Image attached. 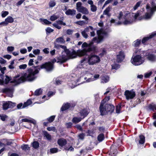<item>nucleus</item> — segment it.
I'll use <instances>...</instances> for the list:
<instances>
[{"label": "nucleus", "mask_w": 156, "mask_h": 156, "mask_svg": "<svg viewBox=\"0 0 156 156\" xmlns=\"http://www.w3.org/2000/svg\"><path fill=\"white\" fill-rule=\"evenodd\" d=\"M39 71L37 69H28L26 73L21 74V76L19 79L17 78L20 76L19 75L15 76L12 80H11L7 76H6L4 83L7 84L10 81L11 83H14L15 85H17L26 81H32L36 78L35 75Z\"/></svg>", "instance_id": "obj_1"}, {"label": "nucleus", "mask_w": 156, "mask_h": 156, "mask_svg": "<svg viewBox=\"0 0 156 156\" xmlns=\"http://www.w3.org/2000/svg\"><path fill=\"white\" fill-rule=\"evenodd\" d=\"M97 33L98 35V37H94L92 41L89 44L86 42H84L82 44V48L86 47L87 48L82 50H79L77 51V52H76V57L77 55L79 56H83L85 55L87 52L92 51V48L91 45L94 42H96L97 43H100L103 41L104 38L108 36V33L102 30H97Z\"/></svg>", "instance_id": "obj_2"}, {"label": "nucleus", "mask_w": 156, "mask_h": 156, "mask_svg": "<svg viewBox=\"0 0 156 156\" xmlns=\"http://www.w3.org/2000/svg\"><path fill=\"white\" fill-rule=\"evenodd\" d=\"M139 16V13L137 12L136 13H125L122 12H119L118 18L121 21L116 23L115 25L123 24L125 25H129L135 22L137 18Z\"/></svg>", "instance_id": "obj_3"}, {"label": "nucleus", "mask_w": 156, "mask_h": 156, "mask_svg": "<svg viewBox=\"0 0 156 156\" xmlns=\"http://www.w3.org/2000/svg\"><path fill=\"white\" fill-rule=\"evenodd\" d=\"M54 47L57 49L60 48L64 50L62 52V55L59 57L60 59L62 62L66 61L70 58H73L76 57V53L74 50L71 52L69 49H67L66 46L55 44Z\"/></svg>", "instance_id": "obj_4"}, {"label": "nucleus", "mask_w": 156, "mask_h": 156, "mask_svg": "<svg viewBox=\"0 0 156 156\" xmlns=\"http://www.w3.org/2000/svg\"><path fill=\"white\" fill-rule=\"evenodd\" d=\"M144 51H141L140 49L136 50L135 52L136 55L134 54L132 58L131 61V63L135 66L141 65L144 61V59L143 57Z\"/></svg>", "instance_id": "obj_5"}, {"label": "nucleus", "mask_w": 156, "mask_h": 156, "mask_svg": "<svg viewBox=\"0 0 156 156\" xmlns=\"http://www.w3.org/2000/svg\"><path fill=\"white\" fill-rule=\"evenodd\" d=\"M115 107L111 104H106L105 105L102 103L101 104L99 109L101 115H104L108 113H111L114 110Z\"/></svg>", "instance_id": "obj_6"}, {"label": "nucleus", "mask_w": 156, "mask_h": 156, "mask_svg": "<svg viewBox=\"0 0 156 156\" xmlns=\"http://www.w3.org/2000/svg\"><path fill=\"white\" fill-rule=\"evenodd\" d=\"M146 8L147 12L144 16L143 18L145 20H149L151 18L154 12L156 11V4L153 2L151 3V7L149 4H147Z\"/></svg>", "instance_id": "obj_7"}, {"label": "nucleus", "mask_w": 156, "mask_h": 156, "mask_svg": "<svg viewBox=\"0 0 156 156\" xmlns=\"http://www.w3.org/2000/svg\"><path fill=\"white\" fill-rule=\"evenodd\" d=\"M76 9L79 12L83 14L87 15L89 13L88 9L85 7L82 6V3L79 2L76 3Z\"/></svg>", "instance_id": "obj_8"}, {"label": "nucleus", "mask_w": 156, "mask_h": 156, "mask_svg": "<svg viewBox=\"0 0 156 156\" xmlns=\"http://www.w3.org/2000/svg\"><path fill=\"white\" fill-rule=\"evenodd\" d=\"M88 63L89 65H93L98 63L100 61L99 57L95 55H91L88 56Z\"/></svg>", "instance_id": "obj_9"}, {"label": "nucleus", "mask_w": 156, "mask_h": 156, "mask_svg": "<svg viewBox=\"0 0 156 156\" xmlns=\"http://www.w3.org/2000/svg\"><path fill=\"white\" fill-rule=\"evenodd\" d=\"M56 62V60L54 58L51 61V62H46L42 65L41 68H53L54 67L53 63Z\"/></svg>", "instance_id": "obj_10"}, {"label": "nucleus", "mask_w": 156, "mask_h": 156, "mask_svg": "<svg viewBox=\"0 0 156 156\" xmlns=\"http://www.w3.org/2000/svg\"><path fill=\"white\" fill-rule=\"evenodd\" d=\"M124 95L127 100L133 99L135 96V92L133 91L126 90Z\"/></svg>", "instance_id": "obj_11"}, {"label": "nucleus", "mask_w": 156, "mask_h": 156, "mask_svg": "<svg viewBox=\"0 0 156 156\" xmlns=\"http://www.w3.org/2000/svg\"><path fill=\"white\" fill-rule=\"evenodd\" d=\"M15 105V104L10 101L6 102L3 104V108L4 110H6L9 108H11Z\"/></svg>", "instance_id": "obj_12"}, {"label": "nucleus", "mask_w": 156, "mask_h": 156, "mask_svg": "<svg viewBox=\"0 0 156 156\" xmlns=\"http://www.w3.org/2000/svg\"><path fill=\"white\" fill-rule=\"evenodd\" d=\"M125 54L124 51H121L119 52V54L117 55V59L119 62L122 61L125 58Z\"/></svg>", "instance_id": "obj_13"}, {"label": "nucleus", "mask_w": 156, "mask_h": 156, "mask_svg": "<svg viewBox=\"0 0 156 156\" xmlns=\"http://www.w3.org/2000/svg\"><path fill=\"white\" fill-rule=\"evenodd\" d=\"M146 58L151 62H156V55L152 53H148L146 55Z\"/></svg>", "instance_id": "obj_14"}, {"label": "nucleus", "mask_w": 156, "mask_h": 156, "mask_svg": "<svg viewBox=\"0 0 156 156\" xmlns=\"http://www.w3.org/2000/svg\"><path fill=\"white\" fill-rule=\"evenodd\" d=\"M67 141L64 138H60L57 141V143L58 145L61 147H63L66 144Z\"/></svg>", "instance_id": "obj_15"}, {"label": "nucleus", "mask_w": 156, "mask_h": 156, "mask_svg": "<svg viewBox=\"0 0 156 156\" xmlns=\"http://www.w3.org/2000/svg\"><path fill=\"white\" fill-rule=\"evenodd\" d=\"M3 92L5 93L10 97H12L13 90L12 89L6 88L3 90Z\"/></svg>", "instance_id": "obj_16"}, {"label": "nucleus", "mask_w": 156, "mask_h": 156, "mask_svg": "<svg viewBox=\"0 0 156 156\" xmlns=\"http://www.w3.org/2000/svg\"><path fill=\"white\" fill-rule=\"evenodd\" d=\"M155 35H156V34L152 33L149 37H145L143 38V39L142 40V43L144 44H145L147 41H148L149 39L152 38L153 36H154Z\"/></svg>", "instance_id": "obj_17"}, {"label": "nucleus", "mask_w": 156, "mask_h": 156, "mask_svg": "<svg viewBox=\"0 0 156 156\" xmlns=\"http://www.w3.org/2000/svg\"><path fill=\"white\" fill-rule=\"evenodd\" d=\"M76 12V11L75 10L73 9H69L65 13L66 15H71L73 16L75 15Z\"/></svg>", "instance_id": "obj_18"}, {"label": "nucleus", "mask_w": 156, "mask_h": 156, "mask_svg": "<svg viewBox=\"0 0 156 156\" xmlns=\"http://www.w3.org/2000/svg\"><path fill=\"white\" fill-rule=\"evenodd\" d=\"M85 60L83 59L81 61V63L78 65V67L79 68H85L86 67L87 65L88 64L87 63L85 62Z\"/></svg>", "instance_id": "obj_19"}, {"label": "nucleus", "mask_w": 156, "mask_h": 156, "mask_svg": "<svg viewBox=\"0 0 156 156\" xmlns=\"http://www.w3.org/2000/svg\"><path fill=\"white\" fill-rule=\"evenodd\" d=\"M70 106V105L69 103H66L64 104L61 108V110L62 111L66 110L68 109Z\"/></svg>", "instance_id": "obj_20"}, {"label": "nucleus", "mask_w": 156, "mask_h": 156, "mask_svg": "<svg viewBox=\"0 0 156 156\" xmlns=\"http://www.w3.org/2000/svg\"><path fill=\"white\" fill-rule=\"evenodd\" d=\"M22 122H31L33 123L34 125H35L36 124V122L35 121H32L30 118L29 119H24L21 120Z\"/></svg>", "instance_id": "obj_21"}, {"label": "nucleus", "mask_w": 156, "mask_h": 156, "mask_svg": "<svg viewBox=\"0 0 156 156\" xmlns=\"http://www.w3.org/2000/svg\"><path fill=\"white\" fill-rule=\"evenodd\" d=\"M89 112L87 109H83L80 112V114L81 116H83V119L88 114Z\"/></svg>", "instance_id": "obj_22"}, {"label": "nucleus", "mask_w": 156, "mask_h": 156, "mask_svg": "<svg viewBox=\"0 0 156 156\" xmlns=\"http://www.w3.org/2000/svg\"><path fill=\"white\" fill-rule=\"evenodd\" d=\"M55 41L58 43L61 44H64L65 42L63 37H60L57 38L55 40Z\"/></svg>", "instance_id": "obj_23"}, {"label": "nucleus", "mask_w": 156, "mask_h": 156, "mask_svg": "<svg viewBox=\"0 0 156 156\" xmlns=\"http://www.w3.org/2000/svg\"><path fill=\"white\" fill-rule=\"evenodd\" d=\"M43 133L44 137H45L47 139L50 140L51 139V136L47 132L44 131Z\"/></svg>", "instance_id": "obj_24"}, {"label": "nucleus", "mask_w": 156, "mask_h": 156, "mask_svg": "<svg viewBox=\"0 0 156 156\" xmlns=\"http://www.w3.org/2000/svg\"><path fill=\"white\" fill-rule=\"evenodd\" d=\"M148 108L151 110L154 111V110H156V105L152 103L148 105Z\"/></svg>", "instance_id": "obj_25"}, {"label": "nucleus", "mask_w": 156, "mask_h": 156, "mask_svg": "<svg viewBox=\"0 0 156 156\" xmlns=\"http://www.w3.org/2000/svg\"><path fill=\"white\" fill-rule=\"evenodd\" d=\"M82 119L80 117H74L72 119V122L73 123H77L80 122L81 120Z\"/></svg>", "instance_id": "obj_26"}, {"label": "nucleus", "mask_w": 156, "mask_h": 156, "mask_svg": "<svg viewBox=\"0 0 156 156\" xmlns=\"http://www.w3.org/2000/svg\"><path fill=\"white\" fill-rule=\"evenodd\" d=\"M109 80V78L108 76H103L102 77L101 82V83H106Z\"/></svg>", "instance_id": "obj_27"}, {"label": "nucleus", "mask_w": 156, "mask_h": 156, "mask_svg": "<svg viewBox=\"0 0 156 156\" xmlns=\"http://www.w3.org/2000/svg\"><path fill=\"white\" fill-rule=\"evenodd\" d=\"M32 103V102L30 100H28L26 102L24 103L22 108H24L27 107V106L31 105Z\"/></svg>", "instance_id": "obj_28"}, {"label": "nucleus", "mask_w": 156, "mask_h": 156, "mask_svg": "<svg viewBox=\"0 0 156 156\" xmlns=\"http://www.w3.org/2000/svg\"><path fill=\"white\" fill-rule=\"evenodd\" d=\"M5 20L7 23L8 24L9 23H12L14 21L12 17L10 16L8 17L6 19H5Z\"/></svg>", "instance_id": "obj_29"}, {"label": "nucleus", "mask_w": 156, "mask_h": 156, "mask_svg": "<svg viewBox=\"0 0 156 156\" xmlns=\"http://www.w3.org/2000/svg\"><path fill=\"white\" fill-rule=\"evenodd\" d=\"M41 22H42L43 24H45L49 25L51 23L48 21V20L45 19H40Z\"/></svg>", "instance_id": "obj_30"}, {"label": "nucleus", "mask_w": 156, "mask_h": 156, "mask_svg": "<svg viewBox=\"0 0 156 156\" xmlns=\"http://www.w3.org/2000/svg\"><path fill=\"white\" fill-rule=\"evenodd\" d=\"M140 140H139V143L141 144H143L144 143L145 141V137L142 135H141L139 136Z\"/></svg>", "instance_id": "obj_31"}, {"label": "nucleus", "mask_w": 156, "mask_h": 156, "mask_svg": "<svg viewBox=\"0 0 156 156\" xmlns=\"http://www.w3.org/2000/svg\"><path fill=\"white\" fill-rule=\"evenodd\" d=\"M141 43L140 40L137 39L133 43V45L134 47H137Z\"/></svg>", "instance_id": "obj_32"}, {"label": "nucleus", "mask_w": 156, "mask_h": 156, "mask_svg": "<svg viewBox=\"0 0 156 156\" xmlns=\"http://www.w3.org/2000/svg\"><path fill=\"white\" fill-rule=\"evenodd\" d=\"M87 23L88 22H87L86 21L83 20L78 21L76 22V24L80 25L83 26L85 24H87Z\"/></svg>", "instance_id": "obj_33"}, {"label": "nucleus", "mask_w": 156, "mask_h": 156, "mask_svg": "<svg viewBox=\"0 0 156 156\" xmlns=\"http://www.w3.org/2000/svg\"><path fill=\"white\" fill-rule=\"evenodd\" d=\"M104 138V135L103 134H100L98 137V139L99 141H102Z\"/></svg>", "instance_id": "obj_34"}, {"label": "nucleus", "mask_w": 156, "mask_h": 156, "mask_svg": "<svg viewBox=\"0 0 156 156\" xmlns=\"http://www.w3.org/2000/svg\"><path fill=\"white\" fill-rule=\"evenodd\" d=\"M42 92V90L41 89H38L35 91L34 94L38 96L41 94Z\"/></svg>", "instance_id": "obj_35"}, {"label": "nucleus", "mask_w": 156, "mask_h": 156, "mask_svg": "<svg viewBox=\"0 0 156 156\" xmlns=\"http://www.w3.org/2000/svg\"><path fill=\"white\" fill-rule=\"evenodd\" d=\"M110 8L109 7H108L104 11L103 14L108 16V12L110 11Z\"/></svg>", "instance_id": "obj_36"}, {"label": "nucleus", "mask_w": 156, "mask_h": 156, "mask_svg": "<svg viewBox=\"0 0 156 156\" xmlns=\"http://www.w3.org/2000/svg\"><path fill=\"white\" fill-rule=\"evenodd\" d=\"M56 5V3L54 0H51L49 3V6L50 7H52Z\"/></svg>", "instance_id": "obj_37"}, {"label": "nucleus", "mask_w": 156, "mask_h": 156, "mask_svg": "<svg viewBox=\"0 0 156 156\" xmlns=\"http://www.w3.org/2000/svg\"><path fill=\"white\" fill-rule=\"evenodd\" d=\"M90 10L92 12H95L97 10V7L94 5H90Z\"/></svg>", "instance_id": "obj_38"}, {"label": "nucleus", "mask_w": 156, "mask_h": 156, "mask_svg": "<svg viewBox=\"0 0 156 156\" xmlns=\"http://www.w3.org/2000/svg\"><path fill=\"white\" fill-rule=\"evenodd\" d=\"M39 144L37 141H34L33 143V147L35 148H37L38 147Z\"/></svg>", "instance_id": "obj_39"}, {"label": "nucleus", "mask_w": 156, "mask_h": 156, "mask_svg": "<svg viewBox=\"0 0 156 156\" xmlns=\"http://www.w3.org/2000/svg\"><path fill=\"white\" fill-rule=\"evenodd\" d=\"M55 116L54 115H52L50 117L47 119V120L49 122H52L55 119Z\"/></svg>", "instance_id": "obj_40"}, {"label": "nucleus", "mask_w": 156, "mask_h": 156, "mask_svg": "<svg viewBox=\"0 0 156 156\" xmlns=\"http://www.w3.org/2000/svg\"><path fill=\"white\" fill-rule=\"evenodd\" d=\"M9 12H8L6 11H3L2 12L1 16L2 17L4 18L7 16Z\"/></svg>", "instance_id": "obj_41"}, {"label": "nucleus", "mask_w": 156, "mask_h": 156, "mask_svg": "<svg viewBox=\"0 0 156 156\" xmlns=\"http://www.w3.org/2000/svg\"><path fill=\"white\" fill-rule=\"evenodd\" d=\"M58 18V17L57 16L55 15H53L51 16L50 19L51 21H54L57 19Z\"/></svg>", "instance_id": "obj_42"}, {"label": "nucleus", "mask_w": 156, "mask_h": 156, "mask_svg": "<svg viewBox=\"0 0 156 156\" xmlns=\"http://www.w3.org/2000/svg\"><path fill=\"white\" fill-rule=\"evenodd\" d=\"M58 149L57 148H53L50 149V151L52 153H54L58 151Z\"/></svg>", "instance_id": "obj_43"}, {"label": "nucleus", "mask_w": 156, "mask_h": 156, "mask_svg": "<svg viewBox=\"0 0 156 156\" xmlns=\"http://www.w3.org/2000/svg\"><path fill=\"white\" fill-rule=\"evenodd\" d=\"M22 149L25 151L28 150L29 149V147L27 145H25L21 146Z\"/></svg>", "instance_id": "obj_44"}, {"label": "nucleus", "mask_w": 156, "mask_h": 156, "mask_svg": "<svg viewBox=\"0 0 156 156\" xmlns=\"http://www.w3.org/2000/svg\"><path fill=\"white\" fill-rule=\"evenodd\" d=\"M141 3V2L140 1V2H138L136 3V4L135 5V6L134 7H133L134 9V10H136L137 8L140 6Z\"/></svg>", "instance_id": "obj_45"}, {"label": "nucleus", "mask_w": 156, "mask_h": 156, "mask_svg": "<svg viewBox=\"0 0 156 156\" xmlns=\"http://www.w3.org/2000/svg\"><path fill=\"white\" fill-rule=\"evenodd\" d=\"M64 149L66 150L70 151H73L74 150V148L72 146H70L69 147L67 146H65L64 147Z\"/></svg>", "instance_id": "obj_46"}, {"label": "nucleus", "mask_w": 156, "mask_h": 156, "mask_svg": "<svg viewBox=\"0 0 156 156\" xmlns=\"http://www.w3.org/2000/svg\"><path fill=\"white\" fill-rule=\"evenodd\" d=\"M47 129L49 131H52L53 132H55L56 130L55 128L54 127H48Z\"/></svg>", "instance_id": "obj_47"}, {"label": "nucleus", "mask_w": 156, "mask_h": 156, "mask_svg": "<svg viewBox=\"0 0 156 156\" xmlns=\"http://www.w3.org/2000/svg\"><path fill=\"white\" fill-rule=\"evenodd\" d=\"M120 67V66L118 64L114 63L112 65V68H119Z\"/></svg>", "instance_id": "obj_48"}, {"label": "nucleus", "mask_w": 156, "mask_h": 156, "mask_svg": "<svg viewBox=\"0 0 156 156\" xmlns=\"http://www.w3.org/2000/svg\"><path fill=\"white\" fill-rule=\"evenodd\" d=\"M121 107V105H119L116 106V112L117 113H119L120 112V110Z\"/></svg>", "instance_id": "obj_49"}, {"label": "nucleus", "mask_w": 156, "mask_h": 156, "mask_svg": "<svg viewBox=\"0 0 156 156\" xmlns=\"http://www.w3.org/2000/svg\"><path fill=\"white\" fill-rule=\"evenodd\" d=\"M81 34L85 38H87L88 37V35L86 33V32H85V31H82L81 32Z\"/></svg>", "instance_id": "obj_50"}, {"label": "nucleus", "mask_w": 156, "mask_h": 156, "mask_svg": "<svg viewBox=\"0 0 156 156\" xmlns=\"http://www.w3.org/2000/svg\"><path fill=\"white\" fill-rule=\"evenodd\" d=\"M25 0H20L16 3V5L18 6L21 5L25 1Z\"/></svg>", "instance_id": "obj_51"}, {"label": "nucleus", "mask_w": 156, "mask_h": 156, "mask_svg": "<svg viewBox=\"0 0 156 156\" xmlns=\"http://www.w3.org/2000/svg\"><path fill=\"white\" fill-rule=\"evenodd\" d=\"M14 60H13L11 61L10 64L9 66V68H14V67L13 66V65L14 64Z\"/></svg>", "instance_id": "obj_52"}, {"label": "nucleus", "mask_w": 156, "mask_h": 156, "mask_svg": "<svg viewBox=\"0 0 156 156\" xmlns=\"http://www.w3.org/2000/svg\"><path fill=\"white\" fill-rule=\"evenodd\" d=\"M14 49V48L12 46H8L7 48V50L8 51H12Z\"/></svg>", "instance_id": "obj_53"}, {"label": "nucleus", "mask_w": 156, "mask_h": 156, "mask_svg": "<svg viewBox=\"0 0 156 156\" xmlns=\"http://www.w3.org/2000/svg\"><path fill=\"white\" fill-rule=\"evenodd\" d=\"M85 136V135L83 133H81L79 135L78 137L79 138L80 140L83 139L84 137Z\"/></svg>", "instance_id": "obj_54"}, {"label": "nucleus", "mask_w": 156, "mask_h": 156, "mask_svg": "<svg viewBox=\"0 0 156 156\" xmlns=\"http://www.w3.org/2000/svg\"><path fill=\"white\" fill-rule=\"evenodd\" d=\"M53 26L55 27V28H57V29H60L61 28V27L59 25L58 23H55L53 24Z\"/></svg>", "instance_id": "obj_55"}, {"label": "nucleus", "mask_w": 156, "mask_h": 156, "mask_svg": "<svg viewBox=\"0 0 156 156\" xmlns=\"http://www.w3.org/2000/svg\"><path fill=\"white\" fill-rule=\"evenodd\" d=\"M73 30H71V29H68L66 30V34L68 35H72L73 32Z\"/></svg>", "instance_id": "obj_56"}, {"label": "nucleus", "mask_w": 156, "mask_h": 156, "mask_svg": "<svg viewBox=\"0 0 156 156\" xmlns=\"http://www.w3.org/2000/svg\"><path fill=\"white\" fill-rule=\"evenodd\" d=\"M33 52L36 55H38L40 53V50L39 49H35L33 51Z\"/></svg>", "instance_id": "obj_57"}, {"label": "nucleus", "mask_w": 156, "mask_h": 156, "mask_svg": "<svg viewBox=\"0 0 156 156\" xmlns=\"http://www.w3.org/2000/svg\"><path fill=\"white\" fill-rule=\"evenodd\" d=\"M152 72H150L148 73H146L145 74L144 77L146 78H148L150 77V76L152 74Z\"/></svg>", "instance_id": "obj_58"}, {"label": "nucleus", "mask_w": 156, "mask_h": 156, "mask_svg": "<svg viewBox=\"0 0 156 156\" xmlns=\"http://www.w3.org/2000/svg\"><path fill=\"white\" fill-rule=\"evenodd\" d=\"M6 61L4 60L2 58L0 57V63L3 64L6 63Z\"/></svg>", "instance_id": "obj_59"}, {"label": "nucleus", "mask_w": 156, "mask_h": 156, "mask_svg": "<svg viewBox=\"0 0 156 156\" xmlns=\"http://www.w3.org/2000/svg\"><path fill=\"white\" fill-rule=\"evenodd\" d=\"M113 0H107L105 2L103 6V8L107 4H108L112 2Z\"/></svg>", "instance_id": "obj_60"}, {"label": "nucleus", "mask_w": 156, "mask_h": 156, "mask_svg": "<svg viewBox=\"0 0 156 156\" xmlns=\"http://www.w3.org/2000/svg\"><path fill=\"white\" fill-rule=\"evenodd\" d=\"M66 125L67 128H69L71 127L72 125V123L71 122H69L66 123Z\"/></svg>", "instance_id": "obj_61"}, {"label": "nucleus", "mask_w": 156, "mask_h": 156, "mask_svg": "<svg viewBox=\"0 0 156 156\" xmlns=\"http://www.w3.org/2000/svg\"><path fill=\"white\" fill-rule=\"evenodd\" d=\"M46 31L48 33H50L53 31V30L51 29L50 27H48L46 29Z\"/></svg>", "instance_id": "obj_62"}, {"label": "nucleus", "mask_w": 156, "mask_h": 156, "mask_svg": "<svg viewBox=\"0 0 156 156\" xmlns=\"http://www.w3.org/2000/svg\"><path fill=\"white\" fill-rule=\"evenodd\" d=\"M0 117L1 119L3 121H4L5 119L7 117L6 115H3L1 116L0 115Z\"/></svg>", "instance_id": "obj_63"}, {"label": "nucleus", "mask_w": 156, "mask_h": 156, "mask_svg": "<svg viewBox=\"0 0 156 156\" xmlns=\"http://www.w3.org/2000/svg\"><path fill=\"white\" fill-rule=\"evenodd\" d=\"M49 49L48 48H46L43 50V51L46 54H48L49 53Z\"/></svg>", "instance_id": "obj_64"}]
</instances>
